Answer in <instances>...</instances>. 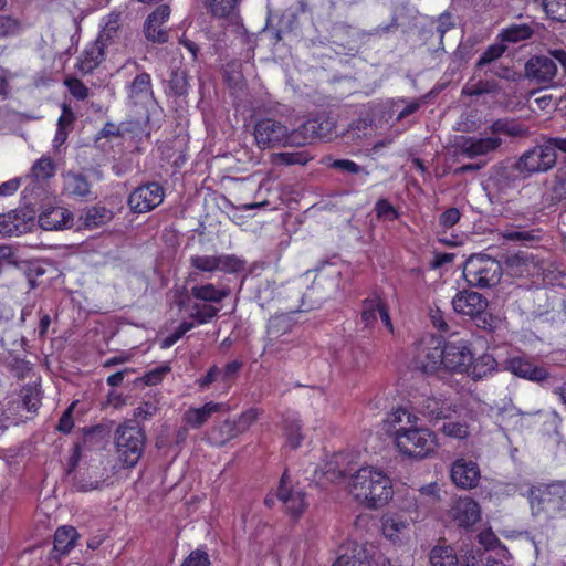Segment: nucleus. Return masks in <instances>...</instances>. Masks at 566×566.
Listing matches in <instances>:
<instances>
[{
  "label": "nucleus",
  "mask_w": 566,
  "mask_h": 566,
  "mask_svg": "<svg viewBox=\"0 0 566 566\" xmlns=\"http://www.w3.org/2000/svg\"><path fill=\"white\" fill-rule=\"evenodd\" d=\"M384 422L388 437L402 458L421 461L437 453L439 440L436 432L418 426V417L407 408H394Z\"/></svg>",
  "instance_id": "nucleus-1"
},
{
  "label": "nucleus",
  "mask_w": 566,
  "mask_h": 566,
  "mask_svg": "<svg viewBox=\"0 0 566 566\" xmlns=\"http://www.w3.org/2000/svg\"><path fill=\"white\" fill-rule=\"evenodd\" d=\"M349 492L359 504L370 510L384 507L394 495L391 479L374 467H361L350 476Z\"/></svg>",
  "instance_id": "nucleus-2"
},
{
  "label": "nucleus",
  "mask_w": 566,
  "mask_h": 566,
  "mask_svg": "<svg viewBox=\"0 0 566 566\" xmlns=\"http://www.w3.org/2000/svg\"><path fill=\"white\" fill-rule=\"evenodd\" d=\"M145 429L137 420H125L113 433L117 461L124 469H133L142 459L146 447Z\"/></svg>",
  "instance_id": "nucleus-3"
},
{
  "label": "nucleus",
  "mask_w": 566,
  "mask_h": 566,
  "mask_svg": "<svg viewBox=\"0 0 566 566\" xmlns=\"http://www.w3.org/2000/svg\"><path fill=\"white\" fill-rule=\"evenodd\" d=\"M564 482L539 483L528 488L527 497L532 515L546 520L560 517V502L564 495Z\"/></svg>",
  "instance_id": "nucleus-4"
},
{
  "label": "nucleus",
  "mask_w": 566,
  "mask_h": 566,
  "mask_svg": "<svg viewBox=\"0 0 566 566\" xmlns=\"http://www.w3.org/2000/svg\"><path fill=\"white\" fill-rule=\"evenodd\" d=\"M442 337L433 334L423 335L412 346L411 366L426 376L442 373Z\"/></svg>",
  "instance_id": "nucleus-5"
},
{
  "label": "nucleus",
  "mask_w": 566,
  "mask_h": 566,
  "mask_svg": "<svg viewBox=\"0 0 566 566\" xmlns=\"http://www.w3.org/2000/svg\"><path fill=\"white\" fill-rule=\"evenodd\" d=\"M463 276L471 286L491 287L500 282L502 265L489 255H472L464 264Z\"/></svg>",
  "instance_id": "nucleus-6"
},
{
  "label": "nucleus",
  "mask_w": 566,
  "mask_h": 566,
  "mask_svg": "<svg viewBox=\"0 0 566 566\" xmlns=\"http://www.w3.org/2000/svg\"><path fill=\"white\" fill-rule=\"evenodd\" d=\"M127 97L134 104L138 105L147 99H151V106L147 109L146 124L150 127H160L164 109L154 97L153 83L150 74L142 72L126 86Z\"/></svg>",
  "instance_id": "nucleus-7"
},
{
  "label": "nucleus",
  "mask_w": 566,
  "mask_h": 566,
  "mask_svg": "<svg viewBox=\"0 0 566 566\" xmlns=\"http://www.w3.org/2000/svg\"><path fill=\"white\" fill-rule=\"evenodd\" d=\"M553 138H548L544 145L533 147L523 153L514 164V169L520 174L532 175L553 168L557 160L556 150H558L552 144Z\"/></svg>",
  "instance_id": "nucleus-8"
},
{
  "label": "nucleus",
  "mask_w": 566,
  "mask_h": 566,
  "mask_svg": "<svg viewBox=\"0 0 566 566\" xmlns=\"http://www.w3.org/2000/svg\"><path fill=\"white\" fill-rule=\"evenodd\" d=\"M336 118L327 112H318L310 116L294 132L298 144H306L313 139L332 140L337 136Z\"/></svg>",
  "instance_id": "nucleus-9"
},
{
  "label": "nucleus",
  "mask_w": 566,
  "mask_h": 566,
  "mask_svg": "<svg viewBox=\"0 0 566 566\" xmlns=\"http://www.w3.org/2000/svg\"><path fill=\"white\" fill-rule=\"evenodd\" d=\"M409 402L411 408L429 422L448 419L455 411L451 399L441 394L413 395Z\"/></svg>",
  "instance_id": "nucleus-10"
},
{
  "label": "nucleus",
  "mask_w": 566,
  "mask_h": 566,
  "mask_svg": "<svg viewBox=\"0 0 566 566\" xmlns=\"http://www.w3.org/2000/svg\"><path fill=\"white\" fill-rule=\"evenodd\" d=\"M254 138L260 148L266 149L285 146L292 139H296V135H290L287 127L280 120L262 118L254 126Z\"/></svg>",
  "instance_id": "nucleus-11"
},
{
  "label": "nucleus",
  "mask_w": 566,
  "mask_h": 566,
  "mask_svg": "<svg viewBox=\"0 0 566 566\" xmlns=\"http://www.w3.org/2000/svg\"><path fill=\"white\" fill-rule=\"evenodd\" d=\"M442 373L464 375L472 358L471 345L467 340H446L442 337Z\"/></svg>",
  "instance_id": "nucleus-12"
},
{
  "label": "nucleus",
  "mask_w": 566,
  "mask_h": 566,
  "mask_svg": "<svg viewBox=\"0 0 566 566\" xmlns=\"http://www.w3.org/2000/svg\"><path fill=\"white\" fill-rule=\"evenodd\" d=\"M378 549L373 544L348 541L339 547V555L333 566H374Z\"/></svg>",
  "instance_id": "nucleus-13"
},
{
  "label": "nucleus",
  "mask_w": 566,
  "mask_h": 566,
  "mask_svg": "<svg viewBox=\"0 0 566 566\" xmlns=\"http://www.w3.org/2000/svg\"><path fill=\"white\" fill-rule=\"evenodd\" d=\"M165 197L164 188L156 181L137 187L128 197V206L136 213H145L158 207Z\"/></svg>",
  "instance_id": "nucleus-14"
},
{
  "label": "nucleus",
  "mask_w": 566,
  "mask_h": 566,
  "mask_svg": "<svg viewBox=\"0 0 566 566\" xmlns=\"http://www.w3.org/2000/svg\"><path fill=\"white\" fill-rule=\"evenodd\" d=\"M506 50L507 45L503 44L499 40L497 42L489 45L474 64L476 73H483L484 76L492 75L507 80L512 72L511 69L497 63V60L504 55Z\"/></svg>",
  "instance_id": "nucleus-15"
},
{
  "label": "nucleus",
  "mask_w": 566,
  "mask_h": 566,
  "mask_svg": "<svg viewBox=\"0 0 566 566\" xmlns=\"http://www.w3.org/2000/svg\"><path fill=\"white\" fill-rule=\"evenodd\" d=\"M503 368L518 378L533 382L541 384L549 378L548 370L543 366L534 364L526 355L509 356L503 361Z\"/></svg>",
  "instance_id": "nucleus-16"
},
{
  "label": "nucleus",
  "mask_w": 566,
  "mask_h": 566,
  "mask_svg": "<svg viewBox=\"0 0 566 566\" xmlns=\"http://www.w3.org/2000/svg\"><path fill=\"white\" fill-rule=\"evenodd\" d=\"M488 300L480 293L463 290L455 294L452 298L453 310L458 314L470 316L471 318L481 319L485 315Z\"/></svg>",
  "instance_id": "nucleus-17"
},
{
  "label": "nucleus",
  "mask_w": 566,
  "mask_h": 566,
  "mask_svg": "<svg viewBox=\"0 0 566 566\" xmlns=\"http://www.w3.org/2000/svg\"><path fill=\"white\" fill-rule=\"evenodd\" d=\"M34 226L32 211L13 209L0 214V233L8 237L21 235L29 232Z\"/></svg>",
  "instance_id": "nucleus-18"
},
{
  "label": "nucleus",
  "mask_w": 566,
  "mask_h": 566,
  "mask_svg": "<svg viewBox=\"0 0 566 566\" xmlns=\"http://www.w3.org/2000/svg\"><path fill=\"white\" fill-rule=\"evenodd\" d=\"M290 478L285 470L280 479L277 499L283 503L286 513L294 520H298L304 513L307 504L303 491H293L287 486Z\"/></svg>",
  "instance_id": "nucleus-19"
},
{
  "label": "nucleus",
  "mask_w": 566,
  "mask_h": 566,
  "mask_svg": "<svg viewBox=\"0 0 566 566\" xmlns=\"http://www.w3.org/2000/svg\"><path fill=\"white\" fill-rule=\"evenodd\" d=\"M501 145L502 139L497 136H462L461 140L458 143V148L461 155L473 159L495 151Z\"/></svg>",
  "instance_id": "nucleus-20"
},
{
  "label": "nucleus",
  "mask_w": 566,
  "mask_h": 566,
  "mask_svg": "<svg viewBox=\"0 0 566 566\" xmlns=\"http://www.w3.org/2000/svg\"><path fill=\"white\" fill-rule=\"evenodd\" d=\"M527 77L538 84L552 85L557 75L555 60L546 55L532 56L525 64Z\"/></svg>",
  "instance_id": "nucleus-21"
},
{
  "label": "nucleus",
  "mask_w": 566,
  "mask_h": 566,
  "mask_svg": "<svg viewBox=\"0 0 566 566\" xmlns=\"http://www.w3.org/2000/svg\"><path fill=\"white\" fill-rule=\"evenodd\" d=\"M452 482L460 489L471 490L478 486L481 473L476 462L465 459H457L450 470Z\"/></svg>",
  "instance_id": "nucleus-22"
},
{
  "label": "nucleus",
  "mask_w": 566,
  "mask_h": 566,
  "mask_svg": "<svg viewBox=\"0 0 566 566\" xmlns=\"http://www.w3.org/2000/svg\"><path fill=\"white\" fill-rule=\"evenodd\" d=\"M450 515L458 526L470 528L481 518L480 505L469 496L459 497L451 506Z\"/></svg>",
  "instance_id": "nucleus-23"
},
{
  "label": "nucleus",
  "mask_w": 566,
  "mask_h": 566,
  "mask_svg": "<svg viewBox=\"0 0 566 566\" xmlns=\"http://www.w3.org/2000/svg\"><path fill=\"white\" fill-rule=\"evenodd\" d=\"M170 7L167 4L158 6L146 19L144 24V33L148 41L156 43H166L168 34L166 30L161 29L170 17Z\"/></svg>",
  "instance_id": "nucleus-24"
},
{
  "label": "nucleus",
  "mask_w": 566,
  "mask_h": 566,
  "mask_svg": "<svg viewBox=\"0 0 566 566\" xmlns=\"http://www.w3.org/2000/svg\"><path fill=\"white\" fill-rule=\"evenodd\" d=\"M73 213L63 207H48L39 214L38 223L45 231H61L73 226Z\"/></svg>",
  "instance_id": "nucleus-25"
},
{
  "label": "nucleus",
  "mask_w": 566,
  "mask_h": 566,
  "mask_svg": "<svg viewBox=\"0 0 566 566\" xmlns=\"http://www.w3.org/2000/svg\"><path fill=\"white\" fill-rule=\"evenodd\" d=\"M229 411V406L223 402L209 401L203 406L190 407L184 413L182 421L191 429H200L214 413H224Z\"/></svg>",
  "instance_id": "nucleus-26"
},
{
  "label": "nucleus",
  "mask_w": 566,
  "mask_h": 566,
  "mask_svg": "<svg viewBox=\"0 0 566 566\" xmlns=\"http://www.w3.org/2000/svg\"><path fill=\"white\" fill-rule=\"evenodd\" d=\"M105 49L101 41L90 42L77 59L76 69L78 72L84 75L93 73L103 62Z\"/></svg>",
  "instance_id": "nucleus-27"
},
{
  "label": "nucleus",
  "mask_w": 566,
  "mask_h": 566,
  "mask_svg": "<svg viewBox=\"0 0 566 566\" xmlns=\"http://www.w3.org/2000/svg\"><path fill=\"white\" fill-rule=\"evenodd\" d=\"M497 367L499 364L491 354L484 353L476 358L472 355L464 375L473 381H479L496 374L499 370Z\"/></svg>",
  "instance_id": "nucleus-28"
},
{
  "label": "nucleus",
  "mask_w": 566,
  "mask_h": 566,
  "mask_svg": "<svg viewBox=\"0 0 566 566\" xmlns=\"http://www.w3.org/2000/svg\"><path fill=\"white\" fill-rule=\"evenodd\" d=\"M494 77L489 78L483 73H476V67L474 66L473 75L464 85L462 94L474 97L496 93L500 90V85Z\"/></svg>",
  "instance_id": "nucleus-29"
},
{
  "label": "nucleus",
  "mask_w": 566,
  "mask_h": 566,
  "mask_svg": "<svg viewBox=\"0 0 566 566\" xmlns=\"http://www.w3.org/2000/svg\"><path fill=\"white\" fill-rule=\"evenodd\" d=\"M238 428L239 427L235 426L234 420L228 418L222 422L212 426L207 433V439L212 446L223 447L230 440L240 436Z\"/></svg>",
  "instance_id": "nucleus-30"
},
{
  "label": "nucleus",
  "mask_w": 566,
  "mask_h": 566,
  "mask_svg": "<svg viewBox=\"0 0 566 566\" xmlns=\"http://www.w3.org/2000/svg\"><path fill=\"white\" fill-rule=\"evenodd\" d=\"M552 144L556 146L558 150L566 154V138H553ZM552 200L554 202L566 201V158L556 171L555 180L552 186Z\"/></svg>",
  "instance_id": "nucleus-31"
},
{
  "label": "nucleus",
  "mask_w": 566,
  "mask_h": 566,
  "mask_svg": "<svg viewBox=\"0 0 566 566\" xmlns=\"http://www.w3.org/2000/svg\"><path fill=\"white\" fill-rule=\"evenodd\" d=\"M502 238L507 242L520 243L524 247H534L543 240V230L533 228L530 230L517 227L516 229H506L502 232Z\"/></svg>",
  "instance_id": "nucleus-32"
},
{
  "label": "nucleus",
  "mask_w": 566,
  "mask_h": 566,
  "mask_svg": "<svg viewBox=\"0 0 566 566\" xmlns=\"http://www.w3.org/2000/svg\"><path fill=\"white\" fill-rule=\"evenodd\" d=\"M78 538L80 534L74 526H60L54 533L53 549L55 553L61 552L62 554L69 555L76 546Z\"/></svg>",
  "instance_id": "nucleus-33"
},
{
  "label": "nucleus",
  "mask_w": 566,
  "mask_h": 566,
  "mask_svg": "<svg viewBox=\"0 0 566 566\" xmlns=\"http://www.w3.org/2000/svg\"><path fill=\"white\" fill-rule=\"evenodd\" d=\"M534 34V29L527 23H512L502 29L497 34L496 40L503 44H516L518 42L528 40Z\"/></svg>",
  "instance_id": "nucleus-34"
},
{
  "label": "nucleus",
  "mask_w": 566,
  "mask_h": 566,
  "mask_svg": "<svg viewBox=\"0 0 566 566\" xmlns=\"http://www.w3.org/2000/svg\"><path fill=\"white\" fill-rule=\"evenodd\" d=\"M192 297L209 303H221L230 294L228 287L218 289L212 283L195 285L190 290Z\"/></svg>",
  "instance_id": "nucleus-35"
},
{
  "label": "nucleus",
  "mask_w": 566,
  "mask_h": 566,
  "mask_svg": "<svg viewBox=\"0 0 566 566\" xmlns=\"http://www.w3.org/2000/svg\"><path fill=\"white\" fill-rule=\"evenodd\" d=\"M381 524L382 534L395 544L400 541V535L409 526V522L397 513L385 515Z\"/></svg>",
  "instance_id": "nucleus-36"
},
{
  "label": "nucleus",
  "mask_w": 566,
  "mask_h": 566,
  "mask_svg": "<svg viewBox=\"0 0 566 566\" xmlns=\"http://www.w3.org/2000/svg\"><path fill=\"white\" fill-rule=\"evenodd\" d=\"M64 189L72 197L85 198L90 193L91 185L83 175L69 172L64 178Z\"/></svg>",
  "instance_id": "nucleus-37"
},
{
  "label": "nucleus",
  "mask_w": 566,
  "mask_h": 566,
  "mask_svg": "<svg viewBox=\"0 0 566 566\" xmlns=\"http://www.w3.org/2000/svg\"><path fill=\"white\" fill-rule=\"evenodd\" d=\"M165 159L176 169H180L187 163L188 147L182 140H174L164 150Z\"/></svg>",
  "instance_id": "nucleus-38"
},
{
  "label": "nucleus",
  "mask_w": 566,
  "mask_h": 566,
  "mask_svg": "<svg viewBox=\"0 0 566 566\" xmlns=\"http://www.w3.org/2000/svg\"><path fill=\"white\" fill-rule=\"evenodd\" d=\"M113 219V212L102 206L88 208L83 216V223L88 229H95L108 223Z\"/></svg>",
  "instance_id": "nucleus-39"
},
{
  "label": "nucleus",
  "mask_w": 566,
  "mask_h": 566,
  "mask_svg": "<svg viewBox=\"0 0 566 566\" xmlns=\"http://www.w3.org/2000/svg\"><path fill=\"white\" fill-rule=\"evenodd\" d=\"M490 132L494 136L503 134L510 137H522L526 134V128L515 119L499 118L491 124Z\"/></svg>",
  "instance_id": "nucleus-40"
},
{
  "label": "nucleus",
  "mask_w": 566,
  "mask_h": 566,
  "mask_svg": "<svg viewBox=\"0 0 566 566\" xmlns=\"http://www.w3.org/2000/svg\"><path fill=\"white\" fill-rule=\"evenodd\" d=\"M432 566H458V556L451 546L437 545L429 555Z\"/></svg>",
  "instance_id": "nucleus-41"
},
{
  "label": "nucleus",
  "mask_w": 566,
  "mask_h": 566,
  "mask_svg": "<svg viewBox=\"0 0 566 566\" xmlns=\"http://www.w3.org/2000/svg\"><path fill=\"white\" fill-rule=\"evenodd\" d=\"M321 163L329 169L348 172L352 175H358V174H365L366 176L369 175V172L364 167H361L360 165H358L357 163H355L354 160H350V159H345V158L344 159L343 158L335 159L332 156H325V157H323Z\"/></svg>",
  "instance_id": "nucleus-42"
},
{
  "label": "nucleus",
  "mask_w": 566,
  "mask_h": 566,
  "mask_svg": "<svg viewBox=\"0 0 566 566\" xmlns=\"http://www.w3.org/2000/svg\"><path fill=\"white\" fill-rule=\"evenodd\" d=\"M283 430L289 446L292 449H297L303 441L300 420L295 418H285L283 420Z\"/></svg>",
  "instance_id": "nucleus-43"
},
{
  "label": "nucleus",
  "mask_w": 566,
  "mask_h": 566,
  "mask_svg": "<svg viewBox=\"0 0 566 566\" xmlns=\"http://www.w3.org/2000/svg\"><path fill=\"white\" fill-rule=\"evenodd\" d=\"M188 92V81L186 75L179 71H172L167 80L166 93L168 95L180 97Z\"/></svg>",
  "instance_id": "nucleus-44"
},
{
  "label": "nucleus",
  "mask_w": 566,
  "mask_h": 566,
  "mask_svg": "<svg viewBox=\"0 0 566 566\" xmlns=\"http://www.w3.org/2000/svg\"><path fill=\"white\" fill-rule=\"evenodd\" d=\"M218 313L219 308L211 304L195 303L191 306L189 317L192 318L198 325H203L217 317Z\"/></svg>",
  "instance_id": "nucleus-45"
},
{
  "label": "nucleus",
  "mask_w": 566,
  "mask_h": 566,
  "mask_svg": "<svg viewBox=\"0 0 566 566\" xmlns=\"http://www.w3.org/2000/svg\"><path fill=\"white\" fill-rule=\"evenodd\" d=\"M56 166L49 156L39 158L31 168V174L36 180H46L55 175Z\"/></svg>",
  "instance_id": "nucleus-46"
},
{
  "label": "nucleus",
  "mask_w": 566,
  "mask_h": 566,
  "mask_svg": "<svg viewBox=\"0 0 566 566\" xmlns=\"http://www.w3.org/2000/svg\"><path fill=\"white\" fill-rule=\"evenodd\" d=\"M219 258V266L218 270L228 273V274H238L245 270V260L234 255V254H221Z\"/></svg>",
  "instance_id": "nucleus-47"
},
{
  "label": "nucleus",
  "mask_w": 566,
  "mask_h": 566,
  "mask_svg": "<svg viewBox=\"0 0 566 566\" xmlns=\"http://www.w3.org/2000/svg\"><path fill=\"white\" fill-rule=\"evenodd\" d=\"M23 407L31 412H35L41 406V389L36 385H25L22 388Z\"/></svg>",
  "instance_id": "nucleus-48"
},
{
  "label": "nucleus",
  "mask_w": 566,
  "mask_h": 566,
  "mask_svg": "<svg viewBox=\"0 0 566 566\" xmlns=\"http://www.w3.org/2000/svg\"><path fill=\"white\" fill-rule=\"evenodd\" d=\"M118 32H119V15L116 14L114 18L111 17V19L106 22L103 30L98 34V38L96 39V41H101V43H103V46L107 48L108 45H111L117 41Z\"/></svg>",
  "instance_id": "nucleus-49"
},
{
  "label": "nucleus",
  "mask_w": 566,
  "mask_h": 566,
  "mask_svg": "<svg viewBox=\"0 0 566 566\" xmlns=\"http://www.w3.org/2000/svg\"><path fill=\"white\" fill-rule=\"evenodd\" d=\"M384 301L380 298L365 300L363 303L361 321L365 326H373L377 322Z\"/></svg>",
  "instance_id": "nucleus-50"
},
{
  "label": "nucleus",
  "mask_w": 566,
  "mask_h": 566,
  "mask_svg": "<svg viewBox=\"0 0 566 566\" xmlns=\"http://www.w3.org/2000/svg\"><path fill=\"white\" fill-rule=\"evenodd\" d=\"M238 0H208L207 7L213 17L226 18L234 12Z\"/></svg>",
  "instance_id": "nucleus-51"
},
{
  "label": "nucleus",
  "mask_w": 566,
  "mask_h": 566,
  "mask_svg": "<svg viewBox=\"0 0 566 566\" xmlns=\"http://www.w3.org/2000/svg\"><path fill=\"white\" fill-rule=\"evenodd\" d=\"M312 157L308 151H283L275 155V163L291 166V165H306Z\"/></svg>",
  "instance_id": "nucleus-52"
},
{
  "label": "nucleus",
  "mask_w": 566,
  "mask_h": 566,
  "mask_svg": "<svg viewBox=\"0 0 566 566\" xmlns=\"http://www.w3.org/2000/svg\"><path fill=\"white\" fill-rule=\"evenodd\" d=\"M292 326V318L287 314L274 315L269 321V333L281 336L291 332Z\"/></svg>",
  "instance_id": "nucleus-53"
},
{
  "label": "nucleus",
  "mask_w": 566,
  "mask_h": 566,
  "mask_svg": "<svg viewBox=\"0 0 566 566\" xmlns=\"http://www.w3.org/2000/svg\"><path fill=\"white\" fill-rule=\"evenodd\" d=\"M547 17L557 22H566V0H543Z\"/></svg>",
  "instance_id": "nucleus-54"
},
{
  "label": "nucleus",
  "mask_w": 566,
  "mask_h": 566,
  "mask_svg": "<svg viewBox=\"0 0 566 566\" xmlns=\"http://www.w3.org/2000/svg\"><path fill=\"white\" fill-rule=\"evenodd\" d=\"M218 255H192L189 259L191 268L200 272H214L219 266Z\"/></svg>",
  "instance_id": "nucleus-55"
},
{
  "label": "nucleus",
  "mask_w": 566,
  "mask_h": 566,
  "mask_svg": "<svg viewBox=\"0 0 566 566\" xmlns=\"http://www.w3.org/2000/svg\"><path fill=\"white\" fill-rule=\"evenodd\" d=\"M195 327L193 322L184 321L179 324V326L168 336L163 338L159 343V347L161 349H168L172 347L179 339L184 337V335L191 331Z\"/></svg>",
  "instance_id": "nucleus-56"
},
{
  "label": "nucleus",
  "mask_w": 566,
  "mask_h": 566,
  "mask_svg": "<svg viewBox=\"0 0 566 566\" xmlns=\"http://www.w3.org/2000/svg\"><path fill=\"white\" fill-rule=\"evenodd\" d=\"M375 212L378 219L395 221L399 219V211L386 198H380L375 203Z\"/></svg>",
  "instance_id": "nucleus-57"
},
{
  "label": "nucleus",
  "mask_w": 566,
  "mask_h": 566,
  "mask_svg": "<svg viewBox=\"0 0 566 566\" xmlns=\"http://www.w3.org/2000/svg\"><path fill=\"white\" fill-rule=\"evenodd\" d=\"M171 371V367L169 364L160 365L151 370H148L144 374L140 380L146 386H157L163 382L166 375Z\"/></svg>",
  "instance_id": "nucleus-58"
},
{
  "label": "nucleus",
  "mask_w": 566,
  "mask_h": 566,
  "mask_svg": "<svg viewBox=\"0 0 566 566\" xmlns=\"http://www.w3.org/2000/svg\"><path fill=\"white\" fill-rule=\"evenodd\" d=\"M64 84L74 98L78 101H85L88 97V87L83 83L82 80L77 77H69L64 81Z\"/></svg>",
  "instance_id": "nucleus-59"
},
{
  "label": "nucleus",
  "mask_w": 566,
  "mask_h": 566,
  "mask_svg": "<svg viewBox=\"0 0 566 566\" xmlns=\"http://www.w3.org/2000/svg\"><path fill=\"white\" fill-rule=\"evenodd\" d=\"M260 416V410L258 408H250L243 411L238 418H234V423L239 427V432L242 434L247 431L258 419Z\"/></svg>",
  "instance_id": "nucleus-60"
},
{
  "label": "nucleus",
  "mask_w": 566,
  "mask_h": 566,
  "mask_svg": "<svg viewBox=\"0 0 566 566\" xmlns=\"http://www.w3.org/2000/svg\"><path fill=\"white\" fill-rule=\"evenodd\" d=\"M180 566H210V558L206 551L197 548L190 552Z\"/></svg>",
  "instance_id": "nucleus-61"
},
{
  "label": "nucleus",
  "mask_w": 566,
  "mask_h": 566,
  "mask_svg": "<svg viewBox=\"0 0 566 566\" xmlns=\"http://www.w3.org/2000/svg\"><path fill=\"white\" fill-rule=\"evenodd\" d=\"M442 432L448 437L463 439L468 436V427L459 421H450L443 423Z\"/></svg>",
  "instance_id": "nucleus-62"
},
{
  "label": "nucleus",
  "mask_w": 566,
  "mask_h": 566,
  "mask_svg": "<svg viewBox=\"0 0 566 566\" xmlns=\"http://www.w3.org/2000/svg\"><path fill=\"white\" fill-rule=\"evenodd\" d=\"M75 407V402H72L62 413V416L59 419V423L56 429L62 433H71L73 427H74V420H73V409Z\"/></svg>",
  "instance_id": "nucleus-63"
},
{
  "label": "nucleus",
  "mask_w": 566,
  "mask_h": 566,
  "mask_svg": "<svg viewBox=\"0 0 566 566\" xmlns=\"http://www.w3.org/2000/svg\"><path fill=\"white\" fill-rule=\"evenodd\" d=\"M460 217L461 213L458 208H449L440 214L439 224L444 229L452 228L459 222Z\"/></svg>",
  "instance_id": "nucleus-64"
}]
</instances>
